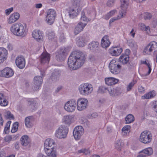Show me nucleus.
Instances as JSON below:
<instances>
[{
  "label": "nucleus",
  "mask_w": 157,
  "mask_h": 157,
  "mask_svg": "<svg viewBox=\"0 0 157 157\" xmlns=\"http://www.w3.org/2000/svg\"><path fill=\"white\" fill-rule=\"evenodd\" d=\"M20 17L19 13L14 12L9 17L7 22L9 24H13L10 27V30L12 34L17 36L24 37L27 35L28 30L26 26L21 23H15L19 20Z\"/></svg>",
  "instance_id": "f257e3e1"
},
{
  "label": "nucleus",
  "mask_w": 157,
  "mask_h": 157,
  "mask_svg": "<svg viewBox=\"0 0 157 157\" xmlns=\"http://www.w3.org/2000/svg\"><path fill=\"white\" fill-rule=\"evenodd\" d=\"M85 59V56L82 52L78 51H74L68 58V67L71 70H76L83 65Z\"/></svg>",
  "instance_id": "f03ea898"
},
{
  "label": "nucleus",
  "mask_w": 157,
  "mask_h": 157,
  "mask_svg": "<svg viewBox=\"0 0 157 157\" xmlns=\"http://www.w3.org/2000/svg\"><path fill=\"white\" fill-rule=\"evenodd\" d=\"M72 6L67 9L68 16L73 19L77 16L83 5V0H72Z\"/></svg>",
  "instance_id": "7ed1b4c3"
},
{
  "label": "nucleus",
  "mask_w": 157,
  "mask_h": 157,
  "mask_svg": "<svg viewBox=\"0 0 157 157\" xmlns=\"http://www.w3.org/2000/svg\"><path fill=\"white\" fill-rule=\"evenodd\" d=\"M129 0H120L121 10L119 11V15L117 17L111 18L109 20V23L124 17L127 13V9L128 6Z\"/></svg>",
  "instance_id": "20e7f679"
},
{
  "label": "nucleus",
  "mask_w": 157,
  "mask_h": 157,
  "mask_svg": "<svg viewBox=\"0 0 157 157\" xmlns=\"http://www.w3.org/2000/svg\"><path fill=\"white\" fill-rule=\"evenodd\" d=\"M79 93L82 96H88L90 95L93 91L92 85L88 83H84L80 85L78 87Z\"/></svg>",
  "instance_id": "39448f33"
},
{
  "label": "nucleus",
  "mask_w": 157,
  "mask_h": 157,
  "mask_svg": "<svg viewBox=\"0 0 157 157\" xmlns=\"http://www.w3.org/2000/svg\"><path fill=\"white\" fill-rule=\"evenodd\" d=\"M68 132V128L65 125H61L56 130L55 136L59 139L65 138Z\"/></svg>",
  "instance_id": "423d86ee"
},
{
  "label": "nucleus",
  "mask_w": 157,
  "mask_h": 157,
  "mask_svg": "<svg viewBox=\"0 0 157 157\" xmlns=\"http://www.w3.org/2000/svg\"><path fill=\"white\" fill-rule=\"evenodd\" d=\"M77 101L74 99H71L67 101L64 104V110L68 113L74 112L76 108Z\"/></svg>",
  "instance_id": "0eeeda50"
},
{
  "label": "nucleus",
  "mask_w": 157,
  "mask_h": 157,
  "mask_svg": "<svg viewBox=\"0 0 157 157\" xmlns=\"http://www.w3.org/2000/svg\"><path fill=\"white\" fill-rule=\"evenodd\" d=\"M152 135L151 133L147 131H144L141 133L139 140L141 143L144 144H148L152 140Z\"/></svg>",
  "instance_id": "6e6552de"
},
{
  "label": "nucleus",
  "mask_w": 157,
  "mask_h": 157,
  "mask_svg": "<svg viewBox=\"0 0 157 157\" xmlns=\"http://www.w3.org/2000/svg\"><path fill=\"white\" fill-rule=\"evenodd\" d=\"M121 66L115 59H113L110 62L109 68L110 72L113 74L116 75L120 71Z\"/></svg>",
  "instance_id": "1a4fd4ad"
},
{
  "label": "nucleus",
  "mask_w": 157,
  "mask_h": 157,
  "mask_svg": "<svg viewBox=\"0 0 157 157\" xmlns=\"http://www.w3.org/2000/svg\"><path fill=\"white\" fill-rule=\"evenodd\" d=\"M45 21L49 25L52 24L55 20L56 16L55 11L53 9L48 10L46 13Z\"/></svg>",
  "instance_id": "9d476101"
},
{
  "label": "nucleus",
  "mask_w": 157,
  "mask_h": 157,
  "mask_svg": "<svg viewBox=\"0 0 157 157\" xmlns=\"http://www.w3.org/2000/svg\"><path fill=\"white\" fill-rule=\"evenodd\" d=\"M88 101L85 98H78L77 101V109L78 111L85 110L87 107Z\"/></svg>",
  "instance_id": "9b49d317"
},
{
  "label": "nucleus",
  "mask_w": 157,
  "mask_h": 157,
  "mask_svg": "<svg viewBox=\"0 0 157 157\" xmlns=\"http://www.w3.org/2000/svg\"><path fill=\"white\" fill-rule=\"evenodd\" d=\"M141 63L142 64H144L146 67L145 69L146 72L142 74L141 76L144 79L146 78V77L151 73L152 70V64L151 61L147 59H145L141 61Z\"/></svg>",
  "instance_id": "f8f14e48"
},
{
  "label": "nucleus",
  "mask_w": 157,
  "mask_h": 157,
  "mask_svg": "<svg viewBox=\"0 0 157 157\" xmlns=\"http://www.w3.org/2000/svg\"><path fill=\"white\" fill-rule=\"evenodd\" d=\"M157 49V43L152 41L150 43L144 48L143 53L144 55L150 54L151 52Z\"/></svg>",
  "instance_id": "ddd939ff"
},
{
  "label": "nucleus",
  "mask_w": 157,
  "mask_h": 157,
  "mask_svg": "<svg viewBox=\"0 0 157 157\" xmlns=\"http://www.w3.org/2000/svg\"><path fill=\"white\" fill-rule=\"evenodd\" d=\"M84 133V130L82 126H78L75 127L73 131V135L75 140H80Z\"/></svg>",
  "instance_id": "4468645a"
},
{
  "label": "nucleus",
  "mask_w": 157,
  "mask_h": 157,
  "mask_svg": "<svg viewBox=\"0 0 157 157\" xmlns=\"http://www.w3.org/2000/svg\"><path fill=\"white\" fill-rule=\"evenodd\" d=\"M32 37L38 42H41L44 40V35L41 31L38 29L33 31L32 33Z\"/></svg>",
  "instance_id": "2eb2a0df"
},
{
  "label": "nucleus",
  "mask_w": 157,
  "mask_h": 157,
  "mask_svg": "<svg viewBox=\"0 0 157 157\" xmlns=\"http://www.w3.org/2000/svg\"><path fill=\"white\" fill-rule=\"evenodd\" d=\"M14 74L13 70L11 68L6 67L0 71V76L6 78L12 77Z\"/></svg>",
  "instance_id": "dca6fc26"
},
{
  "label": "nucleus",
  "mask_w": 157,
  "mask_h": 157,
  "mask_svg": "<svg viewBox=\"0 0 157 157\" xmlns=\"http://www.w3.org/2000/svg\"><path fill=\"white\" fill-rule=\"evenodd\" d=\"M55 145L56 142L54 139L50 138H47L44 142V150H45L51 148H56Z\"/></svg>",
  "instance_id": "f3484780"
},
{
  "label": "nucleus",
  "mask_w": 157,
  "mask_h": 157,
  "mask_svg": "<svg viewBox=\"0 0 157 157\" xmlns=\"http://www.w3.org/2000/svg\"><path fill=\"white\" fill-rule=\"evenodd\" d=\"M42 78L40 76H36L34 77L33 89L34 90H37L40 88L42 84Z\"/></svg>",
  "instance_id": "a211bd4d"
},
{
  "label": "nucleus",
  "mask_w": 157,
  "mask_h": 157,
  "mask_svg": "<svg viewBox=\"0 0 157 157\" xmlns=\"http://www.w3.org/2000/svg\"><path fill=\"white\" fill-rule=\"evenodd\" d=\"M67 53V51L65 48L59 49L56 53V59L58 61L63 60L65 58Z\"/></svg>",
  "instance_id": "6ab92c4d"
},
{
  "label": "nucleus",
  "mask_w": 157,
  "mask_h": 157,
  "mask_svg": "<svg viewBox=\"0 0 157 157\" xmlns=\"http://www.w3.org/2000/svg\"><path fill=\"white\" fill-rule=\"evenodd\" d=\"M15 63L17 67L20 69H23L25 66V59L23 56H18L15 59Z\"/></svg>",
  "instance_id": "aec40b11"
},
{
  "label": "nucleus",
  "mask_w": 157,
  "mask_h": 157,
  "mask_svg": "<svg viewBox=\"0 0 157 157\" xmlns=\"http://www.w3.org/2000/svg\"><path fill=\"white\" fill-rule=\"evenodd\" d=\"M122 52V49L119 47H111L109 48V52L112 56H118Z\"/></svg>",
  "instance_id": "412c9836"
},
{
  "label": "nucleus",
  "mask_w": 157,
  "mask_h": 157,
  "mask_svg": "<svg viewBox=\"0 0 157 157\" xmlns=\"http://www.w3.org/2000/svg\"><path fill=\"white\" fill-rule=\"evenodd\" d=\"M62 122L65 124L70 125L74 122V117L72 115H67L64 116L62 119Z\"/></svg>",
  "instance_id": "4be33fe9"
},
{
  "label": "nucleus",
  "mask_w": 157,
  "mask_h": 157,
  "mask_svg": "<svg viewBox=\"0 0 157 157\" xmlns=\"http://www.w3.org/2000/svg\"><path fill=\"white\" fill-rule=\"evenodd\" d=\"M86 25V23H83L81 21L79 22L75 28L74 29V34L75 35L78 34L83 30Z\"/></svg>",
  "instance_id": "5701e85b"
},
{
  "label": "nucleus",
  "mask_w": 157,
  "mask_h": 157,
  "mask_svg": "<svg viewBox=\"0 0 157 157\" xmlns=\"http://www.w3.org/2000/svg\"><path fill=\"white\" fill-rule=\"evenodd\" d=\"M7 55V50L4 48L0 47V63H3L6 59Z\"/></svg>",
  "instance_id": "b1692460"
},
{
  "label": "nucleus",
  "mask_w": 157,
  "mask_h": 157,
  "mask_svg": "<svg viewBox=\"0 0 157 157\" xmlns=\"http://www.w3.org/2000/svg\"><path fill=\"white\" fill-rule=\"evenodd\" d=\"M119 79L112 77H106L105 79V84L108 86H112L117 84Z\"/></svg>",
  "instance_id": "393cba45"
},
{
  "label": "nucleus",
  "mask_w": 157,
  "mask_h": 157,
  "mask_svg": "<svg viewBox=\"0 0 157 157\" xmlns=\"http://www.w3.org/2000/svg\"><path fill=\"white\" fill-rule=\"evenodd\" d=\"M50 59V55L46 52H44L40 56V61L43 64L48 63Z\"/></svg>",
  "instance_id": "a878e982"
},
{
  "label": "nucleus",
  "mask_w": 157,
  "mask_h": 157,
  "mask_svg": "<svg viewBox=\"0 0 157 157\" xmlns=\"http://www.w3.org/2000/svg\"><path fill=\"white\" fill-rule=\"evenodd\" d=\"M86 13H89V10L88 9H84L82 12L80 18V20L81 21L88 22L94 20V19H91L87 17L85 15Z\"/></svg>",
  "instance_id": "bb28decb"
},
{
  "label": "nucleus",
  "mask_w": 157,
  "mask_h": 157,
  "mask_svg": "<svg viewBox=\"0 0 157 157\" xmlns=\"http://www.w3.org/2000/svg\"><path fill=\"white\" fill-rule=\"evenodd\" d=\"M34 118L32 116H30L26 117L25 120V125L28 128H31L33 125Z\"/></svg>",
  "instance_id": "cd10ccee"
},
{
  "label": "nucleus",
  "mask_w": 157,
  "mask_h": 157,
  "mask_svg": "<svg viewBox=\"0 0 157 157\" xmlns=\"http://www.w3.org/2000/svg\"><path fill=\"white\" fill-rule=\"evenodd\" d=\"M76 42L78 46L83 47L86 45L88 41L85 37H80L76 38Z\"/></svg>",
  "instance_id": "c85d7f7f"
},
{
  "label": "nucleus",
  "mask_w": 157,
  "mask_h": 157,
  "mask_svg": "<svg viewBox=\"0 0 157 157\" xmlns=\"http://www.w3.org/2000/svg\"><path fill=\"white\" fill-rule=\"evenodd\" d=\"M156 92L154 90L150 91L141 96V99H149L153 98L156 95Z\"/></svg>",
  "instance_id": "c756f323"
},
{
  "label": "nucleus",
  "mask_w": 157,
  "mask_h": 157,
  "mask_svg": "<svg viewBox=\"0 0 157 157\" xmlns=\"http://www.w3.org/2000/svg\"><path fill=\"white\" fill-rule=\"evenodd\" d=\"M110 44L108 37L107 36H105L101 39V45L104 48H106L109 47Z\"/></svg>",
  "instance_id": "7c9ffc66"
},
{
  "label": "nucleus",
  "mask_w": 157,
  "mask_h": 157,
  "mask_svg": "<svg viewBox=\"0 0 157 157\" xmlns=\"http://www.w3.org/2000/svg\"><path fill=\"white\" fill-rule=\"evenodd\" d=\"M8 102L6 96L3 93H0V105L5 107L8 105Z\"/></svg>",
  "instance_id": "2f4dec72"
},
{
  "label": "nucleus",
  "mask_w": 157,
  "mask_h": 157,
  "mask_svg": "<svg viewBox=\"0 0 157 157\" xmlns=\"http://www.w3.org/2000/svg\"><path fill=\"white\" fill-rule=\"evenodd\" d=\"M99 45V43L97 41H94L89 43L88 45V48L90 50L95 51L97 49Z\"/></svg>",
  "instance_id": "473e14b6"
},
{
  "label": "nucleus",
  "mask_w": 157,
  "mask_h": 157,
  "mask_svg": "<svg viewBox=\"0 0 157 157\" xmlns=\"http://www.w3.org/2000/svg\"><path fill=\"white\" fill-rule=\"evenodd\" d=\"M153 152L152 148L151 147H149L143 149L140 151V153L144 154L146 156L151 155L153 154Z\"/></svg>",
  "instance_id": "72a5a7b5"
},
{
  "label": "nucleus",
  "mask_w": 157,
  "mask_h": 157,
  "mask_svg": "<svg viewBox=\"0 0 157 157\" xmlns=\"http://www.w3.org/2000/svg\"><path fill=\"white\" fill-rule=\"evenodd\" d=\"M129 57L127 54H122L119 57V61L123 64H126L129 61Z\"/></svg>",
  "instance_id": "f704fd0d"
},
{
  "label": "nucleus",
  "mask_w": 157,
  "mask_h": 157,
  "mask_svg": "<svg viewBox=\"0 0 157 157\" xmlns=\"http://www.w3.org/2000/svg\"><path fill=\"white\" fill-rule=\"evenodd\" d=\"M131 128V126L129 125H126L123 127L121 129L122 135L124 136L129 134Z\"/></svg>",
  "instance_id": "c9c22d12"
},
{
  "label": "nucleus",
  "mask_w": 157,
  "mask_h": 157,
  "mask_svg": "<svg viewBox=\"0 0 157 157\" xmlns=\"http://www.w3.org/2000/svg\"><path fill=\"white\" fill-rule=\"evenodd\" d=\"M21 144L23 146H26L29 145L30 143V139L27 135L22 136L21 138Z\"/></svg>",
  "instance_id": "e433bc0d"
},
{
  "label": "nucleus",
  "mask_w": 157,
  "mask_h": 157,
  "mask_svg": "<svg viewBox=\"0 0 157 157\" xmlns=\"http://www.w3.org/2000/svg\"><path fill=\"white\" fill-rule=\"evenodd\" d=\"M117 13V11L116 9H114L110 11L107 14L103 16V18L106 20L109 19L110 17L114 16Z\"/></svg>",
  "instance_id": "4c0bfd02"
},
{
  "label": "nucleus",
  "mask_w": 157,
  "mask_h": 157,
  "mask_svg": "<svg viewBox=\"0 0 157 157\" xmlns=\"http://www.w3.org/2000/svg\"><path fill=\"white\" fill-rule=\"evenodd\" d=\"M124 145L123 140L121 139H118L116 141L115 143V147L118 150L120 151L121 148Z\"/></svg>",
  "instance_id": "58836bf2"
},
{
  "label": "nucleus",
  "mask_w": 157,
  "mask_h": 157,
  "mask_svg": "<svg viewBox=\"0 0 157 157\" xmlns=\"http://www.w3.org/2000/svg\"><path fill=\"white\" fill-rule=\"evenodd\" d=\"M47 36L49 40H52L55 38V34L51 30H48L46 32Z\"/></svg>",
  "instance_id": "ea45409f"
},
{
  "label": "nucleus",
  "mask_w": 157,
  "mask_h": 157,
  "mask_svg": "<svg viewBox=\"0 0 157 157\" xmlns=\"http://www.w3.org/2000/svg\"><path fill=\"white\" fill-rule=\"evenodd\" d=\"M125 120L126 123L129 124L134 121V117L132 115L129 114L126 117Z\"/></svg>",
  "instance_id": "a19ab883"
},
{
  "label": "nucleus",
  "mask_w": 157,
  "mask_h": 157,
  "mask_svg": "<svg viewBox=\"0 0 157 157\" xmlns=\"http://www.w3.org/2000/svg\"><path fill=\"white\" fill-rule=\"evenodd\" d=\"M78 152L79 154L83 153L87 155L90 154V151L88 148H82L81 149L78 150Z\"/></svg>",
  "instance_id": "79ce46f5"
},
{
  "label": "nucleus",
  "mask_w": 157,
  "mask_h": 157,
  "mask_svg": "<svg viewBox=\"0 0 157 157\" xmlns=\"http://www.w3.org/2000/svg\"><path fill=\"white\" fill-rule=\"evenodd\" d=\"M109 95L113 97L115 96L117 94V91L116 89L111 87L108 90Z\"/></svg>",
  "instance_id": "37998d69"
},
{
  "label": "nucleus",
  "mask_w": 157,
  "mask_h": 157,
  "mask_svg": "<svg viewBox=\"0 0 157 157\" xmlns=\"http://www.w3.org/2000/svg\"><path fill=\"white\" fill-rule=\"evenodd\" d=\"M141 17H143L145 20L150 19L152 17V15L151 13L147 12L143 13L141 14Z\"/></svg>",
  "instance_id": "c03bdc74"
},
{
  "label": "nucleus",
  "mask_w": 157,
  "mask_h": 157,
  "mask_svg": "<svg viewBox=\"0 0 157 157\" xmlns=\"http://www.w3.org/2000/svg\"><path fill=\"white\" fill-rule=\"evenodd\" d=\"M4 116L7 119H13V116L10 112L8 111L5 110Z\"/></svg>",
  "instance_id": "a18cd8bd"
},
{
  "label": "nucleus",
  "mask_w": 157,
  "mask_h": 157,
  "mask_svg": "<svg viewBox=\"0 0 157 157\" xmlns=\"http://www.w3.org/2000/svg\"><path fill=\"white\" fill-rule=\"evenodd\" d=\"M18 127V123L17 122H15L13 124V126L11 130V132L12 133H15L17 131Z\"/></svg>",
  "instance_id": "49530a36"
},
{
  "label": "nucleus",
  "mask_w": 157,
  "mask_h": 157,
  "mask_svg": "<svg viewBox=\"0 0 157 157\" xmlns=\"http://www.w3.org/2000/svg\"><path fill=\"white\" fill-rule=\"evenodd\" d=\"M128 45L132 48H136L137 47L136 43L133 40L128 41Z\"/></svg>",
  "instance_id": "de8ad7c7"
},
{
  "label": "nucleus",
  "mask_w": 157,
  "mask_h": 157,
  "mask_svg": "<svg viewBox=\"0 0 157 157\" xmlns=\"http://www.w3.org/2000/svg\"><path fill=\"white\" fill-rule=\"evenodd\" d=\"M11 122V121H9L7 122L6 124L4 129V132L6 134L8 133L9 132V130L10 129Z\"/></svg>",
  "instance_id": "09e8293b"
},
{
  "label": "nucleus",
  "mask_w": 157,
  "mask_h": 157,
  "mask_svg": "<svg viewBox=\"0 0 157 157\" xmlns=\"http://www.w3.org/2000/svg\"><path fill=\"white\" fill-rule=\"evenodd\" d=\"M12 140V137L11 135H8L4 137V140L5 142L10 143Z\"/></svg>",
  "instance_id": "8fccbe9b"
},
{
  "label": "nucleus",
  "mask_w": 157,
  "mask_h": 157,
  "mask_svg": "<svg viewBox=\"0 0 157 157\" xmlns=\"http://www.w3.org/2000/svg\"><path fill=\"white\" fill-rule=\"evenodd\" d=\"M151 106L153 109L157 113V101L152 102Z\"/></svg>",
  "instance_id": "3c124183"
},
{
  "label": "nucleus",
  "mask_w": 157,
  "mask_h": 157,
  "mask_svg": "<svg viewBox=\"0 0 157 157\" xmlns=\"http://www.w3.org/2000/svg\"><path fill=\"white\" fill-rule=\"evenodd\" d=\"M107 90V88L104 86H100L98 89L99 92L101 93H105Z\"/></svg>",
  "instance_id": "603ef678"
},
{
  "label": "nucleus",
  "mask_w": 157,
  "mask_h": 157,
  "mask_svg": "<svg viewBox=\"0 0 157 157\" xmlns=\"http://www.w3.org/2000/svg\"><path fill=\"white\" fill-rule=\"evenodd\" d=\"M135 83L134 82H132L130 83L127 86V91H129L131 90L132 87L134 86Z\"/></svg>",
  "instance_id": "864d4df0"
},
{
  "label": "nucleus",
  "mask_w": 157,
  "mask_h": 157,
  "mask_svg": "<svg viewBox=\"0 0 157 157\" xmlns=\"http://www.w3.org/2000/svg\"><path fill=\"white\" fill-rule=\"evenodd\" d=\"M29 104L30 105L29 106V108L32 111H33L35 110L36 107L33 103L29 102Z\"/></svg>",
  "instance_id": "5fc2aeb1"
},
{
  "label": "nucleus",
  "mask_w": 157,
  "mask_h": 157,
  "mask_svg": "<svg viewBox=\"0 0 157 157\" xmlns=\"http://www.w3.org/2000/svg\"><path fill=\"white\" fill-rule=\"evenodd\" d=\"M13 10V7H11L5 10V14L6 15H9Z\"/></svg>",
  "instance_id": "6e6d98bb"
},
{
  "label": "nucleus",
  "mask_w": 157,
  "mask_h": 157,
  "mask_svg": "<svg viewBox=\"0 0 157 157\" xmlns=\"http://www.w3.org/2000/svg\"><path fill=\"white\" fill-rule=\"evenodd\" d=\"M145 88L141 86H139L138 87V92L140 94H143L145 92Z\"/></svg>",
  "instance_id": "4d7b16f0"
},
{
  "label": "nucleus",
  "mask_w": 157,
  "mask_h": 157,
  "mask_svg": "<svg viewBox=\"0 0 157 157\" xmlns=\"http://www.w3.org/2000/svg\"><path fill=\"white\" fill-rule=\"evenodd\" d=\"M116 0H108L107 2V5L110 7L113 5Z\"/></svg>",
  "instance_id": "13d9d810"
},
{
  "label": "nucleus",
  "mask_w": 157,
  "mask_h": 157,
  "mask_svg": "<svg viewBox=\"0 0 157 157\" xmlns=\"http://www.w3.org/2000/svg\"><path fill=\"white\" fill-rule=\"evenodd\" d=\"M136 32V30L134 28L132 29L131 31L130 32L129 34L132 38H134L135 37Z\"/></svg>",
  "instance_id": "bf43d9fd"
},
{
  "label": "nucleus",
  "mask_w": 157,
  "mask_h": 157,
  "mask_svg": "<svg viewBox=\"0 0 157 157\" xmlns=\"http://www.w3.org/2000/svg\"><path fill=\"white\" fill-rule=\"evenodd\" d=\"M138 26L140 29L142 31H144L146 26V25L144 23H140L138 24Z\"/></svg>",
  "instance_id": "052dcab7"
},
{
  "label": "nucleus",
  "mask_w": 157,
  "mask_h": 157,
  "mask_svg": "<svg viewBox=\"0 0 157 157\" xmlns=\"http://www.w3.org/2000/svg\"><path fill=\"white\" fill-rule=\"evenodd\" d=\"M144 31L146 32V33L148 34H149L151 33L150 28L148 26H146Z\"/></svg>",
  "instance_id": "680f3d73"
},
{
  "label": "nucleus",
  "mask_w": 157,
  "mask_h": 157,
  "mask_svg": "<svg viewBox=\"0 0 157 157\" xmlns=\"http://www.w3.org/2000/svg\"><path fill=\"white\" fill-rule=\"evenodd\" d=\"M4 120L2 118V114L0 113V126L3 125Z\"/></svg>",
  "instance_id": "e2e57ef3"
},
{
  "label": "nucleus",
  "mask_w": 157,
  "mask_h": 157,
  "mask_svg": "<svg viewBox=\"0 0 157 157\" xmlns=\"http://www.w3.org/2000/svg\"><path fill=\"white\" fill-rule=\"evenodd\" d=\"M7 48L10 50H11L13 49V46L10 43H9L7 45Z\"/></svg>",
  "instance_id": "0e129e2a"
},
{
  "label": "nucleus",
  "mask_w": 157,
  "mask_h": 157,
  "mask_svg": "<svg viewBox=\"0 0 157 157\" xmlns=\"http://www.w3.org/2000/svg\"><path fill=\"white\" fill-rule=\"evenodd\" d=\"M36 157H46V156L43 154L40 153L37 154Z\"/></svg>",
  "instance_id": "69168bd1"
},
{
  "label": "nucleus",
  "mask_w": 157,
  "mask_h": 157,
  "mask_svg": "<svg viewBox=\"0 0 157 157\" xmlns=\"http://www.w3.org/2000/svg\"><path fill=\"white\" fill-rule=\"evenodd\" d=\"M14 147L16 149H18L19 147V144L18 142H15L14 144Z\"/></svg>",
  "instance_id": "338daca9"
},
{
  "label": "nucleus",
  "mask_w": 157,
  "mask_h": 157,
  "mask_svg": "<svg viewBox=\"0 0 157 157\" xmlns=\"http://www.w3.org/2000/svg\"><path fill=\"white\" fill-rule=\"evenodd\" d=\"M91 60L94 63H96L97 62V59L96 58L93 57L91 58Z\"/></svg>",
  "instance_id": "774afa93"
}]
</instances>
